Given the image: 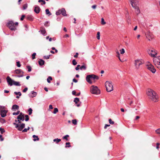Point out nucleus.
I'll return each mask as SVG.
<instances>
[{
  "instance_id": "obj_1",
  "label": "nucleus",
  "mask_w": 160,
  "mask_h": 160,
  "mask_svg": "<svg viewBox=\"0 0 160 160\" xmlns=\"http://www.w3.org/2000/svg\"><path fill=\"white\" fill-rule=\"evenodd\" d=\"M147 94L149 99L154 102L158 101V96L156 93L152 89H148L147 91Z\"/></svg>"
},
{
  "instance_id": "obj_2",
  "label": "nucleus",
  "mask_w": 160,
  "mask_h": 160,
  "mask_svg": "<svg viewBox=\"0 0 160 160\" xmlns=\"http://www.w3.org/2000/svg\"><path fill=\"white\" fill-rule=\"evenodd\" d=\"M98 77L94 74L88 75L86 77L87 81L90 84L92 83V80H98Z\"/></svg>"
},
{
  "instance_id": "obj_3",
  "label": "nucleus",
  "mask_w": 160,
  "mask_h": 160,
  "mask_svg": "<svg viewBox=\"0 0 160 160\" xmlns=\"http://www.w3.org/2000/svg\"><path fill=\"white\" fill-rule=\"evenodd\" d=\"M90 92L93 94L98 95L100 93V91L98 87L94 85L92 86L90 88Z\"/></svg>"
},
{
  "instance_id": "obj_4",
  "label": "nucleus",
  "mask_w": 160,
  "mask_h": 160,
  "mask_svg": "<svg viewBox=\"0 0 160 160\" xmlns=\"http://www.w3.org/2000/svg\"><path fill=\"white\" fill-rule=\"evenodd\" d=\"M105 86L107 92H110L113 90V85L110 81H106L105 83Z\"/></svg>"
},
{
  "instance_id": "obj_5",
  "label": "nucleus",
  "mask_w": 160,
  "mask_h": 160,
  "mask_svg": "<svg viewBox=\"0 0 160 160\" xmlns=\"http://www.w3.org/2000/svg\"><path fill=\"white\" fill-rule=\"evenodd\" d=\"M7 25L11 30L15 31L16 29V28L14 26V23L12 20L9 21Z\"/></svg>"
},
{
  "instance_id": "obj_6",
  "label": "nucleus",
  "mask_w": 160,
  "mask_h": 160,
  "mask_svg": "<svg viewBox=\"0 0 160 160\" xmlns=\"http://www.w3.org/2000/svg\"><path fill=\"white\" fill-rule=\"evenodd\" d=\"M148 52L151 57L153 58L155 57L157 54V51L154 49L151 50H148Z\"/></svg>"
},
{
  "instance_id": "obj_7",
  "label": "nucleus",
  "mask_w": 160,
  "mask_h": 160,
  "mask_svg": "<svg viewBox=\"0 0 160 160\" xmlns=\"http://www.w3.org/2000/svg\"><path fill=\"white\" fill-rule=\"evenodd\" d=\"M15 72L17 74H19L18 75L15 76L17 77H22L23 76V72L22 70L20 69H16L15 71Z\"/></svg>"
},
{
  "instance_id": "obj_8",
  "label": "nucleus",
  "mask_w": 160,
  "mask_h": 160,
  "mask_svg": "<svg viewBox=\"0 0 160 160\" xmlns=\"http://www.w3.org/2000/svg\"><path fill=\"white\" fill-rule=\"evenodd\" d=\"M143 63V61L140 60H136L135 62V65L136 68L138 69L140 66Z\"/></svg>"
},
{
  "instance_id": "obj_9",
  "label": "nucleus",
  "mask_w": 160,
  "mask_h": 160,
  "mask_svg": "<svg viewBox=\"0 0 160 160\" xmlns=\"http://www.w3.org/2000/svg\"><path fill=\"white\" fill-rule=\"evenodd\" d=\"M147 68L153 73H155L156 71V70L154 67L151 64H149L148 65Z\"/></svg>"
},
{
  "instance_id": "obj_10",
  "label": "nucleus",
  "mask_w": 160,
  "mask_h": 160,
  "mask_svg": "<svg viewBox=\"0 0 160 160\" xmlns=\"http://www.w3.org/2000/svg\"><path fill=\"white\" fill-rule=\"evenodd\" d=\"M6 80L8 85L11 86L13 85L14 81L9 76L7 77Z\"/></svg>"
},
{
  "instance_id": "obj_11",
  "label": "nucleus",
  "mask_w": 160,
  "mask_h": 160,
  "mask_svg": "<svg viewBox=\"0 0 160 160\" xmlns=\"http://www.w3.org/2000/svg\"><path fill=\"white\" fill-rule=\"evenodd\" d=\"M132 7H134V6H137L138 1V0H130Z\"/></svg>"
},
{
  "instance_id": "obj_12",
  "label": "nucleus",
  "mask_w": 160,
  "mask_h": 160,
  "mask_svg": "<svg viewBox=\"0 0 160 160\" xmlns=\"http://www.w3.org/2000/svg\"><path fill=\"white\" fill-rule=\"evenodd\" d=\"M7 112V111L6 110H2L0 111L1 116L2 118L6 116Z\"/></svg>"
},
{
  "instance_id": "obj_13",
  "label": "nucleus",
  "mask_w": 160,
  "mask_h": 160,
  "mask_svg": "<svg viewBox=\"0 0 160 160\" xmlns=\"http://www.w3.org/2000/svg\"><path fill=\"white\" fill-rule=\"evenodd\" d=\"M153 61L154 64L157 62L158 63L159 62H160V56H159L157 57L155 56L153 59Z\"/></svg>"
},
{
  "instance_id": "obj_14",
  "label": "nucleus",
  "mask_w": 160,
  "mask_h": 160,
  "mask_svg": "<svg viewBox=\"0 0 160 160\" xmlns=\"http://www.w3.org/2000/svg\"><path fill=\"white\" fill-rule=\"evenodd\" d=\"M37 95V93L33 91L31 92V93L29 94V97L32 98L36 97Z\"/></svg>"
},
{
  "instance_id": "obj_15",
  "label": "nucleus",
  "mask_w": 160,
  "mask_h": 160,
  "mask_svg": "<svg viewBox=\"0 0 160 160\" xmlns=\"http://www.w3.org/2000/svg\"><path fill=\"white\" fill-rule=\"evenodd\" d=\"M25 127V124L22 123L21 124H19V126L18 128V130L19 131H22V129Z\"/></svg>"
},
{
  "instance_id": "obj_16",
  "label": "nucleus",
  "mask_w": 160,
  "mask_h": 160,
  "mask_svg": "<svg viewBox=\"0 0 160 160\" xmlns=\"http://www.w3.org/2000/svg\"><path fill=\"white\" fill-rule=\"evenodd\" d=\"M136 10V13L137 14H138L140 12V11L138 7V6H134V7H133Z\"/></svg>"
},
{
  "instance_id": "obj_17",
  "label": "nucleus",
  "mask_w": 160,
  "mask_h": 160,
  "mask_svg": "<svg viewBox=\"0 0 160 160\" xmlns=\"http://www.w3.org/2000/svg\"><path fill=\"white\" fill-rule=\"evenodd\" d=\"M40 11L39 7L38 6H35L34 7V11L36 13H38Z\"/></svg>"
},
{
  "instance_id": "obj_18",
  "label": "nucleus",
  "mask_w": 160,
  "mask_h": 160,
  "mask_svg": "<svg viewBox=\"0 0 160 160\" xmlns=\"http://www.w3.org/2000/svg\"><path fill=\"white\" fill-rule=\"evenodd\" d=\"M61 12L62 15L64 16H67V14L66 13V11L65 9L64 8H62L61 9Z\"/></svg>"
},
{
  "instance_id": "obj_19",
  "label": "nucleus",
  "mask_w": 160,
  "mask_h": 160,
  "mask_svg": "<svg viewBox=\"0 0 160 160\" xmlns=\"http://www.w3.org/2000/svg\"><path fill=\"white\" fill-rule=\"evenodd\" d=\"M146 35L147 38L148 37H150L151 38H152L153 37L152 34L150 32H148L146 34Z\"/></svg>"
},
{
  "instance_id": "obj_20",
  "label": "nucleus",
  "mask_w": 160,
  "mask_h": 160,
  "mask_svg": "<svg viewBox=\"0 0 160 160\" xmlns=\"http://www.w3.org/2000/svg\"><path fill=\"white\" fill-rule=\"evenodd\" d=\"M19 109V107L17 105L14 104L13 105L12 107V110H18Z\"/></svg>"
},
{
  "instance_id": "obj_21",
  "label": "nucleus",
  "mask_w": 160,
  "mask_h": 160,
  "mask_svg": "<svg viewBox=\"0 0 160 160\" xmlns=\"http://www.w3.org/2000/svg\"><path fill=\"white\" fill-rule=\"evenodd\" d=\"M44 61L42 59H40L38 61L39 64L41 66L43 65L44 64Z\"/></svg>"
},
{
  "instance_id": "obj_22",
  "label": "nucleus",
  "mask_w": 160,
  "mask_h": 160,
  "mask_svg": "<svg viewBox=\"0 0 160 160\" xmlns=\"http://www.w3.org/2000/svg\"><path fill=\"white\" fill-rule=\"evenodd\" d=\"M115 52H116V53L117 54V55H116V57H117L121 62H122V60H121L120 58V54L119 53V52H118V50H116L115 51Z\"/></svg>"
},
{
  "instance_id": "obj_23",
  "label": "nucleus",
  "mask_w": 160,
  "mask_h": 160,
  "mask_svg": "<svg viewBox=\"0 0 160 160\" xmlns=\"http://www.w3.org/2000/svg\"><path fill=\"white\" fill-rule=\"evenodd\" d=\"M32 137L34 138L33 139V140L34 141H38L39 140V138H38V137L35 135H33L32 136Z\"/></svg>"
},
{
  "instance_id": "obj_24",
  "label": "nucleus",
  "mask_w": 160,
  "mask_h": 160,
  "mask_svg": "<svg viewBox=\"0 0 160 160\" xmlns=\"http://www.w3.org/2000/svg\"><path fill=\"white\" fill-rule=\"evenodd\" d=\"M17 119H19L22 121H23L24 120V116H18L17 118Z\"/></svg>"
},
{
  "instance_id": "obj_25",
  "label": "nucleus",
  "mask_w": 160,
  "mask_h": 160,
  "mask_svg": "<svg viewBox=\"0 0 160 160\" xmlns=\"http://www.w3.org/2000/svg\"><path fill=\"white\" fill-rule=\"evenodd\" d=\"M40 32L44 36L45 35V34L46 33V31L44 28H42V29L40 30Z\"/></svg>"
},
{
  "instance_id": "obj_26",
  "label": "nucleus",
  "mask_w": 160,
  "mask_h": 160,
  "mask_svg": "<svg viewBox=\"0 0 160 160\" xmlns=\"http://www.w3.org/2000/svg\"><path fill=\"white\" fill-rule=\"evenodd\" d=\"M87 67L85 65H82L80 67V68L81 70H85L86 69Z\"/></svg>"
},
{
  "instance_id": "obj_27",
  "label": "nucleus",
  "mask_w": 160,
  "mask_h": 160,
  "mask_svg": "<svg viewBox=\"0 0 160 160\" xmlns=\"http://www.w3.org/2000/svg\"><path fill=\"white\" fill-rule=\"evenodd\" d=\"M13 85L16 86H21V84H20L19 82H16L14 81L13 83Z\"/></svg>"
},
{
  "instance_id": "obj_28",
  "label": "nucleus",
  "mask_w": 160,
  "mask_h": 160,
  "mask_svg": "<svg viewBox=\"0 0 160 160\" xmlns=\"http://www.w3.org/2000/svg\"><path fill=\"white\" fill-rule=\"evenodd\" d=\"M154 64L160 70V62H159L158 63H155Z\"/></svg>"
},
{
  "instance_id": "obj_29",
  "label": "nucleus",
  "mask_w": 160,
  "mask_h": 160,
  "mask_svg": "<svg viewBox=\"0 0 160 160\" xmlns=\"http://www.w3.org/2000/svg\"><path fill=\"white\" fill-rule=\"evenodd\" d=\"M46 13V14L48 15L49 16L51 15V13L49 12V9H47L45 10Z\"/></svg>"
},
{
  "instance_id": "obj_30",
  "label": "nucleus",
  "mask_w": 160,
  "mask_h": 160,
  "mask_svg": "<svg viewBox=\"0 0 160 160\" xmlns=\"http://www.w3.org/2000/svg\"><path fill=\"white\" fill-rule=\"evenodd\" d=\"M69 137V135H66L65 136H63L62 138L63 139H65L66 141H68V138Z\"/></svg>"
},
{
  "instance_id": "obj_31",
  "label": "nucleus",
  "mask_w": 160,
  "mask_h": 160,
  "mask_svg": "<svg viewBox=\"0 0 160 160\" xmlns=\"http://www.w3.org/2000/svg\"><path fill=\"white\" fill-rule=\"evenodd\" d=\"M70 143L69 142H67L66 143V146H65V148H70L71 147V146L70 145Z\"/></svg>"
},
{
  "instance_id": "obj_32",
  "label": "nucleus",
  "mask_w": 160,
  "mask_h": 160,
  "mask_svg": "<svg viewBox=\"0 0 160 160\" xmlns=\"http://www.w3.org/2000/svg\"><path fill=\"white\" fill-rule=\"evenodd\" d=\"M61 141V139H58V138L55 139L53 140L54 142H56V143H58V142Z\"/></svg>"
},
{
  "instance_id": "obj_33",
  "label": "nucleus",
  "mask_w": 160,
  "mask_h": 160,
  "mask_svg": "<svg viewBox=\"0 0 160 160\" xmlns=\"http://www.w3.org/2000/svg\"><path fill=\"white\" fill-rule=\"evenodd\" d=\"M79 99L78 98H74V102H75V103H77L79 101Z\"/></svg>"
},
{
  "instance_id": "obj_34",
  "label": "nucleus",
  "mask_w": 160,
  "mask_h": 160,
  "mask_svg": "<svg viewBox=\"0 0 160 160\" xmlns=\"http://www.w3.org/2000/svg\"><path fill=\"white\" fill-rule=\"evenodd\" d=\"M61 14V9L58 10L56 13V14L57 15H59Z\"/></svg>"
},
{
  "instance_id": "obj_35",
  "label": "nucleus",
  "mask_w": 160,
  "mask_h": 160,
  "mask_svg": "<svg viewBox=\"0 0 160 160\" xmlns=\"http://www.w3.org/2000/svg\"><path fill=\"white\" fill-rule=\"evenodd\" d=\"M32 110L31 108H29L28 110V114L30 115L32 113Z\"/></svg>"
},
{
  "instance_id": "obj_36",
  "label": "nucleus",
  "mask_w": 160,
  "mask_h": 160,
  "mask_svg": "<svg viewBox=\"0 0 160 160\" xmlns=\"http://www.w3.org/2000/svg\"><path fill=\"white\" fill-rule=\"evenodd\" d=\"M52 80V78L51 77H50V76H49L48 77V78L47 79V82L48 83H50V80Z\"/></svg>"
},
{
  "instance_id": "obj_37",
  "label": "nucleus",
  "mask_w": 160,
  "mask_h": 160,
  "mask_svg": "<svg viewBox=\"0 0 160 160\" xmlns=\"http://www.w3.org/2000/svg\"><path fill=\"white\" fill-rule=\"evenodd\" d=\"M28 4H25L23 5V10H25L28 7Z\"/></svg>"
},
{
  "instance_id": "obj_38",
  "label": "nucleus",
  "mask_w": 160,
  "mask_h": 160,
  "mask_svg": "<svg viewBox=\"0 0 160 160\" xmlns=\"http://www.w3.org/2000/svg\"><path fill=\"white\" fill-rule=\"evenodd\" d=\"M97 38L98 40H99L100 39V32H97Z\"/></svg>"
},
{
  "instance_id": "obj_39",
  "label": "nucleus",
  "mask_w": 160,
  "mask_h": 160,
  "mask_svg": "<svg viewBox=\"0 0 160 160\" xmlns=\"http://www.w3.org/2000/svg\"><path fill=\"white\" fill-rule=\"evenodd\" d=\"M101 24L102 25H104L106 23V22H105L104 19L103 18H101Z\"/></svg>"
},
{
  "instance_id": "obj_40",
  "label": "nucleus",
  "mask_w": 160,
  "mask_h": 160,
  "mask_svg": "<svg viewBox=\"0 0 160 160\" xmlns=\"http://www.w3.org/2000/svg\"><path fill=\"white\" fill-rule=\"evenodd\" d=\"M20 112L19 111H18L16 112H14L12 113V115H18L19 114Z\"/></svg>"
},
{
  "instance_id": "obj_41",
  "label": "nucleus",
  "mask_w": 160,
  "mask_h": 160,
  "mask_svg": "<svg viewBox=\"0 0 160 160\" xmlns=\"http://www.w3.org/2000/svg\"><path fill=\"white\" fill-rule=\"evenodd\" d=\"M58 112V109L57 108H55L54 109V111L53 112V113L54 114Z\"/></svg>"
},
{
  "instance_id": "obj_42",
  "label": "nucleus",
  "mask_w": 160,
  "mask_h": 160,
  "mask_svg": "<svg viewBox=\"0 0 160 160\" xmlns=\"http://www.w3.org/2000/svg\"><path fill=\"white\" fill-rule=\"evenodd\" d=\"M0 131L1 134H3L5 132L4 129L2 128H0Z\"/></svg>"
},
{
  "instance_id": "obj_43",
  "label": "nucleus",
  "mask_w": 160,
  "mask_h": 160,
  "mask_svg": "<svg viewBox=\"0 0 160 160\" xmlns=\"http://www.w3.org/2000/svg\"><path fill=\"white\" fill-rule=\"evenodd\" d=\"M27 18L28 19L30 20H32L33 18L32 16L30 15H28L27 16Z\"/></svg>"
},
{
  "instance_id": "obj_44",
  "label": "nucleus",
  "mask_w": 160,
  "mask_h": 160,
  "mask_svg": "<svg viewBox=\"0 0 160 160\" xmlns=\"http://www.w3.org/2000/svg\"><path fill=\"white\" fill-rule=\"evenodd\" d=\"M108 121L109 123L110 124H113L114 123V122L113 121H112L111 119H109Z\"/></svg>"
},
{
  "instance_id": "obj_45",
  "label": "nucleus",
  "mask_w": 160,
  "mask_h": 160,
  "mask_svg": "<svg viewBox=\"0 0 160 160\" xmlns=\"http://www.w3.org/2000/svg\"><path fill=\"white\" fill-rule=\"evenodd\" d=\"M72 123L73 124L76 125L77 124V121L76 119H73L72 120Z\"/></svg>"
},
{
  "instance_id": "obj_46",
  "label": "nucleus",
  "mask_w": 160,
  "mask_h": 160,
  "mask_svg": "<svg viewBox=\"0 0 160 160\" xmlns=\"http://www.w3.org/2000/svg\"><path fill=\"white\" fill-rule=\"evenodd\" d=\"M156 132L158 134H160V128H158L155 130Z\"/></svg>"
},
{
  "instance_id": "obj_47",
  "label": "nucleus",
  "mask_w": 160,
  "mask_h": 160,
  "mask_svg": "<svg viewBox=\"0 0 160 160\" xmlns=\"http://www.w3.org/2000/svg\"><path fill=\"white\" fill-rule=\"evenodd\" d=\"M25 117L26 118L25 120L26 121H28L29 120V117L27 115H25Z\"/></svg>"
},
{
  "instance_id": "obj_48",
  "label": "nucleus",
  "mask_w": 160,
  "mask_h": 160,
  "mask_svg": "<svg viewBox=\"0 0 160 160\" xmlns=\"http://www.w3.org/2000/svg\"><path fill=\"white\" fill-rule=\"evenodd\" d=\"M120 53L121 54H123L125 53V50L123 48H122L120 50Z\"/></svg>"
},
{
  "instance_id": "obj_49",
  "label": "nucleus",
  "mask_w": 160,
  "mask_h": 160,
  "mask_svg": "<svg viewBox=\"0 0 160 160\" xmlns=\"http://www.w3.org/2000/svg\"><path fill=\"white\" fill-rule=\"evenodd\" d=\"M27 68L28 69V71L29 72H30L31 71V68L30 66H27Z\"/></svg>"
},
{
  "instance_id": "obj_50",
  "label": "nucleus",
  "mask_w": 160,
  "mask_h": 160,
  "mask_svg": "<svg viewBox=\"0 0 160 160\" xmlns=\"http://www.w3.org/2000/svg\"><path fill=\"white\" fill-rule=\"evenodd\" d=\"M49 22L48 21L44 23V26L45 27H48L49 26V24H48Z\"/></svg>"
},
{
  "instance_id": "obj_51",
  "label": "nucleus",
  "mask_w": 160,
  "mask_h": 160,
  "mask_svg": "<svg viewBox=\"0 0 160 160\" xmlns=\"http://www.w3.org/2000/svg\"><path fill=\"white\" fill-rule=\"evenodd\" d=\"M36 55V53H33L32 55V59H34L35 58V56Z\"/></svg>"
},
{
  "instance_id": "obj_52",
  "label": "nucleus",
  "mask_w": 160,
  "mask_h": 160,
  "mask_svg": "<svg viewBox=\"0 0 160 160\" xmlns=\"http://www.w3.org/2000/svg\"><path fill=\"white\" fill-rule=\"evenodd\" d=\"M72 63L74 65H75L77 64V62H76L75 60L74 59L72 61Z\"/></svg>"
},
{
  "instance_id": "obj_53",
  "label": "nucleus",
  "mask_w": 160,
  "mask_h": 160,
  "mask_svg": "<svg viewBox=\"0 0 160 160\" xmlns=\"http://www.w3.org/2000/svg\"><path fill=\"white\" fill-rule=\"evenodd\" d=\"M38 2H42L43 4H45L46 3L43 0H39Z\"/></svg>"
},
{
  "instance_id": "obj_54",
  "label": "nucleus",
  "mask_w": 160,
  "mask_h": 160,
  "mask_svg": "<svg viewBox=\"0 0 160 160\" xmlns=\"http://www.w3.org/2000/svg\"><path fill=\"white\" fill-rule=\"evenodd\" d=\"M17 66L18 67H20L21 66V65L19 62H17Z\"/></svg>"
},
{
  "instance_id": "obj_55",
  "label": "nucleus",
  "mask_w": 160,
  "mask_h": 160,
  "mask_svg": "<svg viewBox=\"0 0 160 160\" xmlns=\"http://www.w3.org/2000/svg\"><path fill=\"white\" fill-rule=\"evenodd\" d=\"M5 107L4 106H0V111H2V110H4V108Z\"/></svg>"
},
{
  "instance_id": "obj_56",
  "label": "nucleus",
  "mask_w": 160,
  "mask_h": 160,
  "mask_svg": "<svg viewBox=\"0 0 160 160\" xmlns=\"http://www.w3.org/2000/svg\"><path fill=\"white\" fill-rule=\"evenodd\" d=\"M80 67V65H78L77 67L75 68V69L76 70H78L79 69V67Z\"/></svg>"
},
{
  "instance_id": "obj_57",
  "label": "nucleus",
  "mask_w": 160,
  "mask_h": 160,
  "mask_svg": "<svg viewBox=\"0 0 160 160\" xmlns=\"http://www.w3.org/2000/svg\"><path fill=\"white\" fill-rule=\"evenodd\" d=\"M140 118V117L139 116H136L135 118L134 119V120H138V119H139V118Z\"/></svg>"
},
{
  "instance_id": "obj_58",
  "label": "nucleus",
  "mask_w": 160,
  "mask_h": 160,
  "mask_svg": "<svg viewBox=\"0 0 160 160\" xmlns=\"http://www.w3.org/2000/svg\"><path fill=\"white\" fill-rule=\"evenodd\" d=\"M28 88H25L23 90V92H26L28 90Z\"/></svg>"
},
{
  "instance_id": "obj_59",
  "label": "nucleus",
  "mask_w": 160,
  "mask_h": 160,
  "mask_svg": "<svg viewBox=\"0 0 160 160\" xmlns=\"http://www.w3.org/2000/svg\"><path fill=\"white\" fill-rule=\"evenodd\" d=\"M25 17V16L24 15H22V17L20 18V20L21 21H22L23 20L24 18Z\"/></svg>"
},
{
  "instance_id": "obj_60",
  "label": "nucleus",
  "mask_w": 160,
  "mask_h": 160,
  "mask_svg": "<svg viewBox=\"0 0 160 160\" xmlns=\"http://www.w3.org/2000/svg\"><path fill=\"white\" fill-rule=\"evenodd\" d=\"M96 7H97V5H93L92 6V8L93 9H96Z\"/></svg>"
},
{
  "instance_id": "obj_61",
  "label": "nucleus",
  "mask_w": 160,
  "mask_h": 160,
  "mask_svg": "<svg viewBox=\"0 0 160 160\" xmlns=\"http://www.w3.org/2000/svg\"><path fill=\"white\" fill-rule=\"evenodd\" d=\"M0 140L1 141L3 140V139L2 138V136L1 135H0Z\"/></svg>"
},
{
  "instance_id": "obj_62",
  "label": "nucleus",
  "mask_w": 160,
  "mask_h": 160,
  "mask_svg": "<svg viewBox=\"0 0 160 160\" xmlns=\"http://www.w3.org/2000/svg\"><path fill=\"white\" fill-rule=\"evenodd\" d=\"M78 52L76 53L75 55L74 56V57L75 58H77L78 57Z\"/></svg>"
},
{
  "instance_id": "obj_63",
  "label": "nucleus",
  "mask_w": 160,
  "mask_h": 160,
  "mask_svg": "<svg viewBox=\"0 0 160 160\" xmlns=\"http://www.w3.org/2000/svg\"><path fill=\"white\" fill-rule=\"evenodd\" d=\"M50 56V55L47 56H44V58H46V59H49V58Z\"/></svg>"
},
{
  "instance_id": "obj_64",
  "label": "nucleus",
  "mask_w": 160,
  "mask_h": 160,
  "mask_svg": "<svg viewBox=\"0 0 160 160\" xmlns=\"http://www.w3.org/2000/svg\"><path fill=\"white\" fill-rule=\"evenodd\" d=\"M110 126V125L109 124H105V126L104 127V128L105 129H106L107 128V127H109Z\"/></svg>"
}]
</instances>
